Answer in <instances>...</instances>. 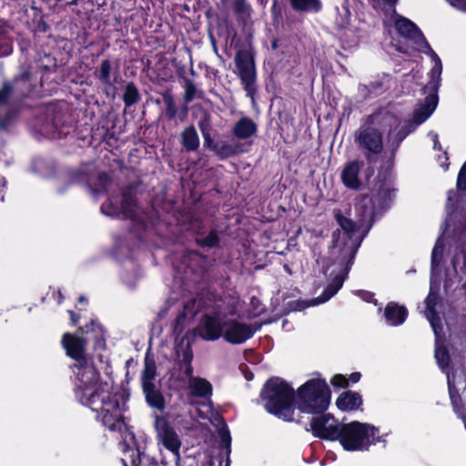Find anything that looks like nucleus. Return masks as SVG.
<instances>
[{
  "mask_svg": "<svg viewBox=\"0 0 466 466\" xmlns=\"http://www.w3.org/2000/svg\"><path fill=\"white\" fill-rule=\"evenodd\" d=\"M155 429L158 441L179 459L181 441L175 429L165 418L160 416H157L155 419Z\"/></svg>",
  "mask_w": 466,
  "mask_h": 466,
  "instance_id": "9",
  "label": "nucleus"
},
{
  "mask_svg": "<svg viewBox=\"0 0 466 466\" xmlns=\"http://www.w3.org/2000/svg\"><path fill=\"white\" fill-rule=\"evenodd\" d=\"M385 2H387L389 5H392L397 2V0H385Z\"/></svg>",
  "mask_w": 466,
  "mask_h": 466,
  "instance_id": "45",
  "label": "nucleus"
},
{
  "mask_svg": "<svg viewBox=\"0 0 466 466\" xmlns=\"http://www.w3.org/2000/svg\"><path fill=\"white\" fill-rule=\"evenodd\" d=\"M146 393L147 402L158 410H163L165 407V401L158 390H156L155 385L143 388Z\"/></svg>",
  "mask_w": 466,
  "mask_h": 466,
  "instance_id": "23",
  "label": "nucleus"
},
{
  "mask_svg": "<svg viewBox=\"0 0 466 466\" xmlns=\"http://www.w3.org/2000/svg\"><path fill=\"white\" fill-rule=\"evenodd\" d=\"M266 400L265 407L268 411L284 420L291 418V406L294 400L292 389L279 379L269 380L262 391Z\"/></svg>",
  "mask_w": 466,
  "mask_h": 466,
  "instance_id": "3",
  "label": "nucleus"
},
{
  "mask_svg": "<svg viewBox=\"0 0 466 466\" xmlns=\"http://www.w3.org/2000/svg\"><path fill=\"white\" fill-rule=\"evenodd\" d=\"M329 401L330 390L323 380H309L298 390L296 405L303 412L321 413L328 409Z\"/></svg>",
  "mask_w": 466,
  "mask_h": 466,
  "instance_id": "2",
  "label": "nucleus"
},
{
  "mask_svg": "<svg viewBox=\"0 0 466 466\" xmlns=\"http://www.w3.org/2000/svg\"><path fill=\"white\" fill-rule=\"evenodd\" d=\"M360 167L361 164L359 161H351L344 167L341 180L345 187L355 190L360 188L361 183L359 178Z\"/></svg>",
  "mask_w": 466,
  "mask_h": 466,
  "instance_id": "14",
  "label": "nucleus"
},
{
  "mask_svg": "<svg viewBox=\"0 0 466 466\" xmlns=\"http://www.w3.org/2000/svg\"><path fill=\"white\" fill-rule=\"evenodd\" d=\"M362 404L361 396L352 391L341 393L336 400L337 407L341 410H354Z\"/></svg>",
  "mask_w": 466,
  "mask_h": 466,
  "instance_id": "16",
  "label": "nucleus"
},
{
  "mask_svg": "<svg viewBox=\"0 0 466 466\" xmlns=\"http://www.w3.org/2000/svg\"><path fill=\"white\" fill-rule=\"evenodd\" d=\"M139 92L134 83H128L126 86L125 93H124V102L126 106H132L138 102L139 100Z\"/></svg>",
  "mask_w": 466,
  "mask_h": 466,
  "instance_id": "26",
  "label": "nucleus"
},
{
  "mask_svg": "<svg viewBox=\"0 0 466 466\" xmlns=\"http://www.w3.org/2000/svg\"><path fill=\"white\" fill-rule=\"evenodd\" d=\"M8 123H9V117H7L5 120L0 119V128L5 129L8 126Z\"/></svg>",
  "mask_w": 466,
  "mask_h": 466,
  "instance_id": "40",
  "label": "nucleus"
},
{
  "mask_svg": "<svg viewBox=\"0 0 466 466\" xmlns=\"http://www.w3.org/2000/svg\"><path fill=\"white\" fill-rule=\"evenodd\" d=\"M291 7L299 12H319L321 8L320 0H289Z\"/></svg>",
  "mask_w": 466,
  "mask_h": 466,
  "instance_id": "21",
  "label": "nucleus"
},
{
  "mask_svg": "<svg viewBox=\"0 0 466 466\" xmlns=\"http://www.w3.org/2000/svg\"><path fill=\"white\" fill-rule=\"evenodd\" d=\"M438 103L437 96H428L424 103L420 105L414 112L413 119L419 125L423 123L435 110Z\"/></svg>",
  "mask_w": 466,
  "mask_h": 466,
  "instance_id": "15",
  "label": "nucleus"
},
{
  "mask_svg": "<svg viewBox=\"0 0 466 466\" xmlns=\"http://www.w3.org/2000/svg\"><path fill=\"white\" fill-rule=\"evenodd\" d=\"M70 315H71V319H72L73 322L76 324V321H77V319H76V314H75L74 312H72V311H71V312H70Z\"/></svg>",
  "mask_w": 466,
  "mask_h": 466,
  "instance_id": "44",
  "label": "nucleus"
},
{
  "mask_svg": "<svg viewBox=\"0 0 466 466\" xmlns=\"http://www.w3.org/2000/svg\"><path fill=\"white\" fill-rule=\"evenodd\" d=\"M202 135H203V137H204L205 141L207 143H210V141H211L210 132L209 131L202 132Z\"/></svg>",
  "mask_w": 466,
  "mask_h": 466,
  "instance_id": "39",
  "label": "nucleus"
},
{
  "mask_svg": "<svg viewBox=\"0 0 466 466\" xmlns=\"http://www.w3.org/2000/svg\"><path fill=\"white\" fill-rule=\"evenodd\" d=\"M453 5L458 9L466 12V0H456Z\"/></svg>",
  "mask_w": 466,
  "mask_h": 466,
  "instance_id": "37",
  "label": "nucleus"
},
{
  "mask_svg": "<svg viewBox=\"0 0 466 466\" xmlns=\"http://www.w3.org/2000/svg\"><path fill=\"white\" fill-rule=\"evenodd\" d=\"M227 5L233 8L238 18L247 21L251 15V6L246 0H225Z\"/></svg>",
  "mask_w": 466,
  "mask_h": 466,
  "instance_id": "22",
  "label": "nucleus"
},
{
  "mask_svg": "<svg viewBox=\"0 0 466 466\" xmlns=\"http://www.w3.org/2000/svg\"><path fill=\"white\" fill-rule=\"evenodd\" d=\"M336 219L343 233L340 231L334 232V248H339L341 259L343 261L351 260L360 246V240L355 237L357 233L356 225L350 218L342 216L339 213L336 214Z\"/></svg>",
  "mask_w": 466,
  "mask_h": 466,
  "instance_id": "6",
  "label": "nucleus"
},
{
  "mask_svg": "<svg viewBox=\"0 0 466 466\" xmlns=\"http://www.w3.org/2000/svg\"><path fill=\"white\" fill-rule=\"evenodd\" d=\"M384 315L390 325H399L404 322L407 310L402 306L389 304L385 309Z\"/></svg>",
  "mask_w": 466,
  "mask_h": 466,
  "instance_id": "19",
  "label": "nucleus"
},
{
  "mask_svg": "<svg viewBox=\"0 0 466 466\" xmlns=\"http://www.w3.org/2000/svg\"><path fill=\"white\" fill-rule=\"evenodd\" d=\"M433 142H434V147L441 149V145L438 142V136L436 134L432 135Z\"/></svg>",
  "mask_w": 466,
  "mask_h": 466,
  "instance_id": "42",
  "label": "nucleus"
},
{
  "mask_svg": "<svg viewBox=\"0 0 466 466\" xmlns=\"http://www.w3.org/2000/svg\"><path fill=\"white\" fill-rule=\"evenodd\" d=\"M188 389L193 396L208 398L212 394V385L205 379L192 377L188 381Z\"/></svg>",
  "mask_w": 466,
  "mask_h": 466,
  "instance_id": "17",
  "label": "nucleus"
},
{
  "mask_svg": "<svg viewBox=\"0 0 466 466\" xmlns=\"http://www.w3.org/2000/svg\"><path fill=\"white\" fill-rule=\"evenodd\" d=\"M105 208H106V205H103V206L101 207V209H102L103 211H105Z\"/></svg>",
  "mask_w": 466,
  "mask_h": 466,
  "instance_id": "46",
  "label": "nucleus"
},
{
  "mask_svg": "<svg viewBox=\"0 0 466 466\" xmlns=\"http://www.w3.org/2000/svg\"><path fill=\"white\" fill-rule=\"evenodd\" d=\"M226 319L220 317H204L197 330L198 334L206 340H216L223 337L224 333V321Z\"/></svg>",
  "mask_w": 466,
  "mask_h": 466,
  "instance_id": "11",
  "label": "nucleus"
},
{
  "mask_svg": "<svg viewBox=\"0 0 466 466\" xmlns=\"http://www.w3.org/2000/svg\"><path fill=\"white\" fill-rule=\"evenodd\" d=\"M218 236L215 233L211 232L208 237H206L202 240V245L207 247H213L218 243Z\"/></svg>",
  "mask_w": 466,
  "mask_h": 466,
  "instance_id": "36",
  "label": "nucleus"
},
{
  "mask_svg": "<svg viewBox=\"0 0 466 466\" xmlns=\"http://www.w3.org/2000/svg\"><path fill=\"white\" fill-rule=\"evenodd\" d=\"M360 378V373H358V372H356V373H352V374L350 375V380H351L353 382H357V381H359Z\"/></svg>",
  "mask_w": 466,
  "mask_h": 466,
  "instance_id": "41",
  "label": "nucleus"
},
{
  "mask_svg": "<svg viewBox=\"0 0 466 466\" xmlns=\"http://www.w3.org/2000/svg\"><path fill=\"white\" fill-rule=\"evenodd\" d=\"M443 247L442 245L437 243L433 248L431 253V263L432 265H438L442 258Z\"/></svg>",
  "mask_w": 466,
  "mask_h": 466,
  "instance_id": "31",
  "label": "nucleus"
},
{
  "mask_svg": "<svg viewBox=\"0 0 466 466\" xmlns=\"http://www.w3.org/2000/svg\"><path fill=\"white\" fill-rule=\"evenodd\" d=\"M435 358L438 361L439 366L441 369H445L448 367L450 358L448 351L445 348L437 347L435 350Z\"/></svg>",
  "mask_w": 466,
  "mask_h": 466,
  "instance_id": "27",
  "label": "nucleus"
},
{
  "mask_svg": "<svg viewBox=\"0 0 466 466\" xmlns=\"http://www.w3.org/2000/svg\"><path fill=\"white\" fill-rule=\"evenodd\" d=\"M340 426L325 416L315 418L311 421V428L315 435L328 440L338 439Z\"/></svg>",
  "mask_w": 466,
  "mask_h": 466,
  "instance_id": "13",
  "label": "nucleus"
},
{
  "mask_svg": "<svg viewBox=\"0 0 466 466\" xmlns=\"http://www.w3.org/2000/svg\"><path fill=\"white\" fill-rule=\"evenodd\" d=\"M252 328L235 319H226L224 321L223 338L226 341L232 344H240L253 336Z\"/></svg>",
  "mask_w": 466,
  "mask_h": 466,
  "instance_id": "10",
  "label": "nucleus"
},
{
  "mask_svg": "<svg viewBox=\"0 0 466 466\" xmlns=\"http://www.w3.org/2000/svg\"><path fill=\"white\" fill-rule=\"evenodd\" d=\"M79 300H80V301H84V298H83V297H81V298L79 299Z\"/></svg>",
  "mask_w": 466,
  "mask_h": 466,
  "instance_id": "47",
  "label": "nucleus"
},
{
  "mask_svg": "<svg viewBox=\"0 0 466 466\" xmlns=\"http://www.w3.org/2000/svg\"><path fill=\"white\" fill-rule=\"evenodd\" d=\"M435 302H436V298L433 294H429V296L427 297L426 299V310H425V315H426V318L428 319V320L431 322V325L435 332V334L438 333V322L440 320V319L437 317L434 309H433V307L435 305Z\"/></svg>",
  "mask_w": 466,
  "mask_h": 466,
  "instance_id": "24",
  "label": "nucleus"
},
{
  "mask_svg": "<svg viewBox=\"0 0 466 466\" xmlns=\"http://www.w3.org/2000/svg\"><path fill=\"white\" fill-rule=\"evenodd\" d=\"M62 345L68 356L80 361L79 365H76L79 369L77 373L79 380L86 388L95 384L98 380V373L93 366L87 365L86 362V340L70 333H65L62 338Z\"/></svg>",
  "mask_w": 466,
  "mask_h": 466,
  "instance_id": "4",
  "label": "nucleus"
},
{
  "mask_svg": "<svg viewBox=\"0 0 466 466\" xmlns=\"http://www.w3.org/2000/svg\"><path fill=\"white\" fill-rule=\"evenodd\" d=\"M336 282H337V286H336V288L332 290V292H331V293H330L327 298H325L324 299H322V300H321L322 302H323V301H326V300H327L328 299H329L332 295H334V294L337 292V290L341 287L342 282H341V280H340V279H336Z\"/></svg>",
  "mask_w": 466,
  "mask_h": 466,
  "instance_id": "38",
  "label": "nucleus"
},
{
  "mask_svg": "<svg viewBox=\"0 0 466 466\" xmlns=\"http://www.w3.org/2000/svg\"><path fill=\"white\" fill-rule=\"evenodd\" d=\"M257 132V125L248 117H242L234 126L233 134L239 139H246Z\"/></svg>",
  "mask_w": 466,
  "mask_h": 466,
  "instance_id": "18",
  "label": "nucleus"
},
{
  "mask_svg": "<svg viewBox=\"0 0 466 466\" xmlns=\"http://www.w3.org/2000/svg\"><path fill=\"white\" fill-rule=\"evenodd\" d=\"M156 364L153 360H149L146 358L145 360V369L142 374V386L143 388L149 387L154 385L153 381L156 378Z\"/></svg>",
  "mask_w": 466,
  "mask_h": 466,
  "instance_id": "25",
  "label": "nucleus"
},
{
  "mask_svg": "<svg viewBox=\"0 0 466 466\" xmlns=\"http://www.w3.org/2000/svg\"><path fill=\"white\" fill-rule=\"evenodd\" d=\"M198 127L201 133L210 130V115L207 111H203L202 117L198 122Z\"/></svg>",
  "mask_w": 466,
  "mask_h": 466,
  "instance_id": "32",
  "label": "nucleus"
},
{
  "mask_svg": "<svg viewBox=\"0 0 466 466\" xmlns=\"http://www.w3.org/2000/svg\"><path fill=\"white\" fill-rule=\"evenodd\" d=\"M186 373L187 376H190L192 375V368L191 366H188L187 369H186Z\"/></svg>",
  "mask_w": 466,
  "mask_h": 466,
  "instance_id": "43",
  "label": "nucleus"
},
{
  "mask_svg": "<svg viewBox=\"0 0 466 466\" xmlns=\"http://www.w3.org/2000/svg\"><path fill=\"white\" fill-rule=\"evenodd\" d=\"M400 121L390 113H380L370 116L367 125L361 127L355 134V142L359 148L364 152L367 159L371 155H379L383 151L382 133L394 136ZM399 140L404 137V134H396Z\"/></svg>",
  "mask_w": 466,
  "mask_h": 466,
  "instance_id": "1",
  "label": "nucleus"
},
{
  "mask_svg": "<svg viewBox=\"0 0 466 466\" xmlns=\"http://www.w3.org/2000/svg\"><path fill=\"white\" fill-rule=\"evenodd\" d=\"M111 64L108 60H104L100 65L99 78L105 83H110Z\"/></svg>",
  "mask_w": 466,
  "mask_h": 466,
  "instance_id": "28",
  "label": "nucleus"
},
{
  "mask_svg": "<svg viewBox=\"0 0 466 466\" xmlns=\"http://www.w3.org/2000/svg\"><path fill=\"white\" fill-rule=\"evenodd\" d=\"M89 402L94 410L101 411L104 424L110 430H115L121 417L118 402L104 390L90 393Z\"/></svg>",
  "mask_w": 466,
  "mask_h": 466,
  "instance_id": "8",
  "label": "nucleus"
},
{
  "mask_svg": "<svg viewBox=\"0 0 466 466\" xmlns=\"http://www.w3.org/2000/svg\"><path fill=\"white\" fill-rule=\"evenodd\" d=\"M376 429L369 424L353 421L340 426L338 439L347 451L366 449L375 435Z\"/></svg>",
  "mask_w": 466,
  "mask_h": 466,
  "instance_id": "5",
  "label": "nucleus"
},
{
  "mask_svg": "<svg viewBox=\"0 0 466 466\" xmlns=\"http://www.w3.org/2000/svg\"><path fill=\"white\" fill-rule=\"evenodd\" d=\"M236 73L241 80L247 96L254 100L257 92L256 66L253 55L248 50H239L235 56Z\"/></svg>",
  "mask_w": 466,
  "mask_h": 466,
  "instance_id": "7",
  "label": "nucleus"
},
{
  "mask_svg": "<svg viewBox=\"0 0 466 466\" xmlns=\"http://www.w3.org/2000/svg\"><path fill=\"white\" fill-rule=\"evenodd\" d=\"M13 93L12 87L9 85H4L0 89V106L5 105Z\"/></svg>",
  "mask_w": 466,
  "mask_h": 466,
  "instance_id": "29",
  "label": "nucleus"
},
{
  "mask_svg": "<svg viewBox=\"0 0 466 466\" xmlns=\"http://www.w3.org/2000/svg\"><path fill=\"white\" fill-rule=\"evenodd\" d=\"M331 384L339 388H346L349 385V380L342 375H335L331 379Z\"/></svg>",
  "mask_w": 466,
  "mask_h": 466,
  "instance_id": "33",
  "label": "nucleus"
},
{
  "mask_svg": "<svg viewBox=\"0 0 466 466\" xmlns=\"http://www.w3.org/2000/svg\"><path fill=\"white\" fill-rule=\"evenodd\" d=\"M134 205V199L131 196L123 195L122 209L124 212H129Z\"/></svg>",
  "mask_w": 466,
  "mask_h": 466,
  "instance_id": "35",
  "label": "nucleus"
},
{
  "mask_svg": "<svg viewBox=\"0 0 466 466\" xmlns=\"http://www.w3.org/2000/svg\"><path fill=\"white\" fill-rule=\"evenodd\" d=\"M181 143L187 151H193L198 147L199 139L194 127H188L181 133Z\"/></svg>",
  "mask_w": 466,
  "mask_h": 466,
  "instance_id": "20",
  "label": "nucleus"
},
{
  "mask_svg": "<svg viewBox=\"0 0 466 466\" xmlns=\"http://www.w3.org/2000/svg\"><path fill=\"white\" fill-rule=\"evenodd\" d=\"M395 27L401 35L412 39L418 50L424 51L430 48L423 35L411 21L403 17L399 18L395 22Z\"/></svg>",
  "mask_w": 466,
  "mask_h": 466,
  "instance_id": "12",
  "label": "nucleus"
},
{
  "mask_svg": "<svg viewBox=\"0 0 466 466\" xmlns=\"http://www.w3.org/2000/svg\"><path fill=\"white\" fill-rule=\"evenodd\" d=\"M197 91V87L192 82H187L184 96L185 100L187 102H191L195 98Z\"/></svg>",
  "mask_w": 466,
  "mask_h": 466,
  "instance_id": "30",
  "label": "nucleus"
},
{
  "mask_svg": "<svg viewBox=\"0 0 466 466\" xmlns=\"http://www.w3.org/2000/svg\"><path fill=\"white\" fill-rule=\"evenodd\" d=\"M457 186L460 189L466 190V163L462 166L459 173Z\"/></svg>",
  "mask_w": 466,
  "mask_h": 466,
  "instance_id": "34",
  "label": "nucleus"
}]
</instances>
